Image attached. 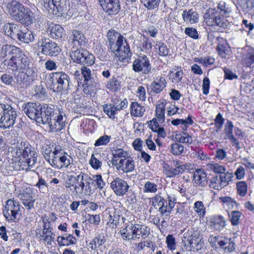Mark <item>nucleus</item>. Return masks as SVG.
<instances>
[{
    "label": "nucleus",
    "mask_w": 254,
    "mask_h": 254,
    "mask_svg": "<svg viewBox=\"0 0 254 254\" xmlns=\"http://www.w3.org/2000/svg\"><path fill=\"white\" fill-rule=\"evenodd\" d=\"M220 14L215 9L209 8L207 10L204 14L205 23L209 26L215 25V19H217Z\"/></svg>",
    "instance_id": "nucleus-26"
},
{
    "label": "nucleus",
    "mask_w": 254,
    "mask_h": 254,
    "mask_svg": "<svg viewBox=\"0 0 254 254\" xmlns=\"http://www.w3.org/2000/svg\"><path fill=\"white\" fill-rule=\"evenodd\" d=\"M166 80L163 75H160L154 79L150 87L152 92L159 94L166 87Z\"/></svg>",
    "instance_id": "nucleus-22"
},
{
    "label": "nucleus",
    "mask_w": 254,
    "mask_h": 254,
    "mask_svg": "<svg viewBox=\"0 0 254 254\" xmlns=\"http://www.w3.org/2000/svg\"><path fill=\"white\" fill-rule=\"evenodd\" d=\"M58 146H55L53 143L47 142L42 147V154L44 159L48 162H50V159L53 157L55 153V150Z\"/></svg>",
    "instance_id": "nucleus-29"
},
{
    "label": "nucleus",
    "mask_w": 254,
    "mask_h": 254,
    "mask_svg": "<svg viewBox=\"0 0 254 254\" xmlns=\"http://www.w3.org/2000/svg\"><path fill=\"white\" fill-rule=\"evenodd\" d=\"M57 243L59 246H69L74 245L76 242L74 237L71 234H64V236H60L57 237Z\"/></svg>",
    "instance_id": "nucleus-31"
},
{
    "label": "nucleus",
    "mask_w": 254,
    "mask_h": 254,
    "mask_svg": "<svg viewBox=\"0 0 254 254\" xmlns=\"http://www.w3.org/2000/svg\"><path fill=\"white\" fill-rule=\"evenodd\" d=\"M111 136L110 135H104L100 136L95 142V146L106 145L110 141Z\"/></svg>",
    "instance_id": "nucleus-58"
},
{
    "label": "nucleus",
    "mask_w": 254,
    "mask_h": 254,
    "mask_svg": "<svg viewBox=\"0 0 254 254\" xmlns=\"http://www.w3.org/2000/svg\"><path fill=\"white\" fill-rule=\"evenodd\" d=\"M225 226L224 218L219 215L214 216L210 221V228L216 231H221Z\"/></svg>",
    "instance_id": "nucleus-30"
},
{
    "label": "nucleus",
    "mask_w": 254,
    "mask_h": 254,
    "mask_svg": "<svg viewBox=\"0 0 254 254\" xmlns=\"http://www.w3.org/2000/svg\"><path fill=\"white\" fill-rule=\"evenodd\" d=\"M0 55L3 58L7 56L9 58V60H4V64L8 69L13 72H19L15 76V85L21 88L26 87L28 84L25 80L24 72L29 69L30 61L29 58L20 48L10 45L2 46Z\"/></svg>",
    "instance_id": "nucleus-1"
},
{
    "label": "nucleus",
    "mask_w": 254,
    "mask_h": 254,
    "mask_svg": "<svg viewBox=\"0 0 254 254\" xmlns=\"http://www.w3.org/2000/svg\"><path fill=\"white\" fill-rule=\"evenodd\" d=\"M194 211L200 217H203L205 214V207L203 203L201 201H197L194 203Z\"/></svg>",
    "instance_id": "nucleus-49"
},
{
    "label": "nucleus",
    "mask_w": 254,
    "mask_h": 254,
    "mask_svg": "<svg viewBox=\"0 0 254 254\" xmlns=\"http://www.w3.org/2000/svg\"><path fill=\"white\" fill-rule=\"evenodd\" d=\"M111 187L117 195L121 196L127 193L129 186L125 180L116 178L111 183Z\"/></svg>",
    "instance_id": "nucleus-13"
},
{
    "label": "nucleus",
    "mask_w": 254,
    "mask_h": 254,
    "mask_svg": "<svg viewBox=\"0 0 254 254\" xmlns=\"http://www.w3.org/2000/svg\"><path fill=\"white\" fill-rule=\"evenodd\" d=\"M149 127L155 132L157 133L159 137L165 138L166 136V132L164 127L159 125V123L156 121L155 119H152L148 122Z\"/></svg>",
    "instance_id": "nucleus-33"
},
{
    "label": "nucleus",
    "mask_w": 254,
    "mask_h": 254,
    "mask_svg": "<svg viewBox=\"0 0 254 254\" xmlns=\"http://www.w3.org/2000/svg\"><path fill=\"white\" fill-rule=\"evenodd\" d=\"M206 168L207 170L217 174L224 173L226 171L225 166L214 162L207 163L206 165Z\"/></svg>",
    "instance_id": "nucleus-41"
},
{
    "label": "nucleus",
    "mask_w": 254,
    "mask_h": 254,
    "mask_svg": "<svg viewBox=\"0 0 254 254\" xmlns=\"http://www.w3.org/2000/svg\"><path fill=\"white\" fill-rule=\"evenodd\" d=\"M169 76L172 82L178 83L183 78V72L182 70H177V69H174L170 71Z\"/></svg>",
    "instance_id": "nucleus-46"
},
{
    "label": "nucleus",
    "mask_w": 254,
    "mask_h": 254,
    "mask_svg": "<svg viewBox=\"0 0 254 254\" xmlns=\"http://www.w3.org/2000/svg\"><path fill=\"white\" fill-rule=\"evenodd\" d=\"M184 146L177 142L171 144L170 146L171 152L175 155H180L183 153Z\"/></svg>",
    "instance_id": "nucleus-50"
},
{
    "label": "nucleus",
    "mask_w": 254,
    "mask_h": 254,
    "mask_svg": "<svg viewBox=\"0 0 254 254\" xmlns=\"http://www.w3.org/2000/svg\"><path fill=\"white\" fill-rule=\"evenodd\" d=\"M1 82L6 85H11L13 82V76L8 73L2 74L0 77Z\"/></svg>",
    "instance_id": "nucleus-64"
},
{
    "label": "nucleus",
    "mask_w": 254,
    "mask_h": 254,
    "mask_svg": "<svg viewBox=\"0 0 254 254\" xmlns=\"http://www.w3.org/2000/svg\"><path fill=\"white\" fill-rule=\"evenodd\" d=\"M193 182L196 185L204 186L207 183L205 173L201 169H197L193 173Z\"/></svg>",
    "instance_id": "nucleus-27"
},
{
    "label": "nucleus",
    "mask_w": 254,
    "mask_h": 254,
    "mask_svg": "<svg viewBox=\"0 0 254 254\" xmlns=\"http://www.w3.org/2000/svg\"><path fill=\"white\" fill-rule=\"evenodd\" d=\"M218 246L222 251L225 254L234 252L236 248V245L231 238L226 237L218 241Z\"/></svg>",
    "instance_id": "nucleus-19"
},
{
    "label": "nucleus",
    "mask_w": 254,
    "mask_h": 254,
    "mask_svg": "<svg viewBox=\"0 0 254 254\" xmlns=\"http://www.w3.org/2000/svg\"><path fill=\"white\" fill-rule=\"evenodd\" d=\"M204 244L203 241L201 240H197V241L193 242V244L190 246L193 251H196L199 253H202L204 250Z\"/></svg>",
    "instance_id": "nucleus-56"
},
{
    "label": "nucleus",
    "mask_w": 254,
    "mask_h": 254,
    "mask_svg": "<svg viewBox=\"0 0 254 254\" xmlns=\"http://www.w3.org/2000/svg\"><path fill=\"white\" fill-rule=\"evenodd\" d=\"M40 105L35 103L28 102L25 104L23 110L25 114L31 120H35L39 124L38 119L40 118L37 117L39 115V112L41 109Z\"/></svg>",
    "instance_id": "nucleus-16"
},
{
    "label": "nucleus",
    "mask_w": 254,
    "mask_h": 254,
    "mask_svg": "<svg viewBox=\"0 0 254 254\" xmlns=\"http://www.w3.org/2000/svg\"><path fill=\"white\" fill-rule=\"evenodd\" d=\"M133 224L127 225L125 228L120 230V233L122 238L124 241L134 240L133 234Z\"/></svg>",
    "instance_id": "nucleus-36"
},
{
    "label": "nucleus",
    "mask_w": 254,
    "mask_h": 254,
    "mask_svg": "<svg viewBox=\"0 0 254 254\" xmlns=\"http://www.w3.org/2000/svg\"><path fill=\"white\" fill-rule=\"evenodd\" d=\"M53 118L50 119L48 124L50 130L53 132L59 131L64 126V121H63V116L61 114L55 115L52 116Z\"/></svg>",
    "instance_id": "nucleus-17"
},
{
    "label": "nucleus",
    "mask_w": 254,
    "mask_h": 254,
    "mask_svg": "<svg viewBox=\"0 0 254 254\" xmlns=\"http://www.w3.org/2000/svg\"><path fill=\"white\" fill-rule=\"evenodd\" d=\"M104 112L111 118L115 119L116 118V109L114 106L111 105H106L104 107Z\"/></svg>",
    "instance_id": "nucleus-59"
},
{
    "label": "nucleus",
    "mask_w": 254,
    "mask_h": 254,
    "mask_svg": "<svg viewBox=\"0 0 254 254\" xmlns=\"http://www.w3.org/2000/svg\"><path fill=\"white\" fill-rule=\"evenodd\" d=\"M193 123V122L190 116H189L186 120L177 119L171 121V124L174 126H178L179 125L184 126L182 127V129L184 130L187 129L188 127L187 125H191Z\"/></svg>",
    "instance_id": "nucleus-45"
},
{
    "label": "nucleus",
    "mask_w": 254,
    "mask_h": 254,
    "mask_svg": "<svg viewBox=\"0 0 254 254\" xmlns=\"http://www.w3.org/2000/svg\"><path fill=\"white\" fill-rule=\"evenodd\" d=\"M134 239L147 238L150 234V228L145 225L133 224Z\"/></svg>",
    "instance_id": "nucleus-21"
},
{
    "label": "nucleus",
    "mask_w": 254,
    "mask_h": 254,
    "mask_svg": "<svg viewBox=\"0 0 254 254\" xmlns=\"http://www.w3.org/2000/svg\"><path fill=\"white\" fill-rule=\"evenodd\" d=\"M86 51L82 49H77L73 47L71 52L70 54V57L72 61L77 64H80L81 62V59L84 56V53Z\"/></svg>",
    "instance_id": "nucleus-38"
},
{
    "label": "nucleus",
    "mask_w": 254,
    "mask_h": 254,
    "mask_svg": "<svg viewBox=\"0 0 254 254\" xmlns=\"http://www.w3.org/2000/svg\"><path fill=\"white\" fill-rule=\"evenodd\" d=\"M43 6L45 10L48 12L54 14L55 9L57 11H60L61 6L60 0H43Z\"/></svg>",
    "instance_id": "nucleus-32"
},
{
    "label": "nucleus",
    "mask_w": 254,
    "mask_h": 254,
    "mask_svg": "<svg viewBox=\"0 0 254 254\" xmlns=\"http://www.w3.org/2000/svg\"><path fill=\"white\" fill-rule=\"evenodd\" d=\"M17 39L21 42L29 43L34 41V36L32 31H29L27 28L23 27L21 30Z\"/></svg>",
    "instance_id": "nucleus-35"
},
{
    "label": "nucleus",
    "mask_w": 254,
    "mask_h": 254,
    "mask_svg": "<svg viewBox=\"0 0 254 254\" xmlns=\"http://www.w3.org/2000/svg\"><path fill=\"white\" fill-rule=\"evenodd\" d=\"M14 161L19 166L20 169L27 171L34 166L36 158L34 157H31L30 148L22 146L17 149Z\"/></svg>",
    "instance_id": "nucleus-4"
},
{
    "label": "nucleus",
    "mask_w": 254,
    "mask_h": 254,
    "mask_svg": "<svg viewBox=\"0 0 254 254\" xmlns=\"http://www.w3.org/2000/svg\"><path fill=\"white\" fill-rule=\"evenodd\" d=\"M209 186L212 189L220 190L224 188L219 176L213 177L209 182Z\"/></svg>",
    "instance_id": "nucleus-48"
},
{
    "label": "nucleus",
    "mask_w": 254,
    "mask_h": 254,
    "mask_svg": "<svg viewBox=\"0 0 254 254\" xmlns=\"http://www.w3.org/2000/svg\"><path fill=\"white\" fill-rule=\"evenodd\" d=\"M223 175L219 176L220 180L224 187L226 186L228 183L231 181L233 176L232 173H223Z\"/></svg>",
    "instance_id": "nucleus-61"
},
{
    "label": "nucleus",
    "mask_w": 254,
    "mask_h": 254,
    "mask_svg": "<svg viewBox=\"0 0 254 254\" xmlns=\"http://www.w3.org/2000/svg\"><path fill=\"white\" fill-rule=\"evenodd\" d=\"M238 193L242 196H245L247 192V185L245 182L240 181L236 184Z\"/></svg>",
    "instance_id": "nucleus-54"
},
{
    "label": "nucleus",
    "mask_w": 254,
    "mask_h": 254,
    "mask_svg": "<svg viewBox=\"0 0 254 254\" xmlns=\"http://www.w3.org/2000/svg\"><path fill=\"white\" fill-rule=\"evenodd\" d=\"M42 222L43 223V227L45 229H50L53 230L52 228V222L57 219V217L54 213H51L49 216L45 215L42 217Z\"/></svg>",
    "instance_id": "nucleus-43"
},
{
    "label": "nucleus",
    "mask_w": 254,
    "mask_h": 254,
    "mask_svg": "<svg viewBox=\"0 0 254 254\" xmlns=\"http://www.w3.org/2000/svg\"><path fill=\"white\" fill-rule=\"evenodd\" d=\"M145 7L149 9L157 8L160 3V0H141Z\"/></svg>",
    "instance_id": "nucleus-57"
},
{
    "label": "nucleus",
    "mask_w": 254,
    "mask_h": 254,
    "mask_svg": "<svg viewBox=\"0 0 254 254\" xmlns=\"http://www.w3.org/2000/svg\"><path fill=\"white\" fill-rule=\"evenodd\" d=\"M15 192L20 199L26 209L29 210L34 207L36 201L33 189L23 183L15 185Z\"/></svg>",
    "instance_id": "nucleus-3"
},
{
    "label": "nucleus",
    "mask_w": 254,
    "mask_h": 254,
    "mask_svg": "<svg viewBox=\"0 0 254 254\" xmlns=\"http://www.w3.org/2000/svg\"><path fill=\"white\" fill-rule=\"evenodd\" d=\"M121 85L122 82L120 79L118 77L113 76L109 80L106 87L112 92H117L120 89Z\"/></svg>",
    "instance_id": "nucleus-40"
},
{
    "label": "nucleus",
    "mask_w": 254,
    "mask_h": 254,
    "mask_svg": "<svg viewBox=\"0 0 254 254\" xmlns=\"http://www.w3.org/2000/svg\"><path fill=\"white\" fill-rule=\"evenodd\" d=\"M103 10L110 15L118 13L121 6L119 0H99Z\"/></svg>",
    "instance_id": "nucleus-14"
},
{
    "label": "nucleus",
    "mask_w": 254,
    "mask_h": 254,
    "mask_svg": "<svg viewBox=\"0 0 254 254\" xmlns=\"http://www.w3.org/2000/svg\"><path fill=\"white\" fill-rule=\"evenodd\" d=\"M51 36L54 39L62 38L64 34V28L59 24H55L51 27L50 33Z\"/></svg>",
    "instance_id": "nucleus-42"
},
{
    "label": "nucleus",
    "mask_w": 254,
    "mask_h": 254,
    "mask_svg": "<svg viewBox=\"0 0 254 254\" xmlns=\"http://www.w3.org/2000/svg\"><path fill=\"white\" fill-rule=\"evenodd\" d=\"M80 70L81 74H82V77L84 78L85 81L88 82L91 80V71L90 68H88L86 66H82L81 67Z\"/></svg>",
    "instance_id": "nucleus-62"
},
{
    "label": "nucleus",
    "mask_w": 254,
    "mask_h": 254,
    "mask_svg": "<svg viewBox=\"0 0 254 254\" xmlns=\"http://www.w3.org/2000/svg\"><path fill=\"white\" fill-rule=\"evenodd\" d=\"M166 102H161L156 106L155 109V116L156 118L153 119H155L156 122L160 124H162L165 121V111Z\"/></svg>",
    "instance_id": "nucleus-34"
},
{
    "label": "nucleus",
    "mask_w": 254,
    "mask_h": 254,
    "mask_svg": "<svg viewBox=\"0 0 254 254\" xmlns=\"http://www.w3.org/2000/svg\"><path fill=\"white\" fill-rule=\"evenodd\" d=\"M35 187L38 188L40 191L43 193H45L48 191V184L46 181L42 178L39 179L38 182L35 185Z\"/></svg>",
    "instance_id": "nucleus-60"
},
{
    "label": "nucleus",
    "mask_w": 254,
    "mask_h": 254,
    "mask_svg": "<svg viewBox=\"0 0 254 254\" xmlns=\"http://www.w3.org/2000/svg\"><path fill=\"white\" fill-rule=\"evenodd\" d=\"M76 184L73 192L75 194L90 195L91 193L90 186L92 179L88 176H85L82 172L80 173L75 178Z\"/></svg>",
    "instance_id": "nucleus-8"
},
{
    "label": "nucleus",
    "mask_w": 254,
    "mask_h": 254,
    "mask_svg": "<svg viewBox=\"0 0 254 254\" xmlns=\"http://www.w3.org/2000/svg\"><path fill=\"white\" fill-rule=\"evenodd\" d=\"M132 69L136 72L148 74L151 70V65L149 59L145 55L139 56L136 59L132 65Z\"/></svg>",
    "instance_id": "nucleus-11"
},
{
    "label": "nucleus",
    "mask_w": 254,
    "mask_h": 254,
    "mask_svg": "<svg viewBox=\"0 0 254 254\" xmlns=\"http://www.w3.org/2000/svg\"><path fill=\"white\" fill-rule=\"evenodd\" d=\"M218 43L216 51L222 58H226L229 52V46L227 41L222 38H217Z\"/></svg>",
    "instance_id": "nucleus-28"
},
{
    "label": "nucleus",
    "mask_w": 254,
    "mask_h": 254,
    "mask_svg": "<svg viewBox=\"0 0 254 254\" xmlns=\"http://www.w3.org/2000/svg\"><path fill=\"white\" fill-rule=\"evenodd\" d=\"M182 18L187 23H189L192 24L198 21L199 15L196 11L191 9L189 10H184Z\"/></svg>",
    "instance_id": "nucleus-25"
},
{
    "label": "nucleus",
    "mask_w": 254,
    "mask_h": 254,
    "mask_svg": "<svg viewBox=\"0 0 254 254\" xmlns=\"http://www.w3.org/2000/svg\"><path fill=\"white\" fill-rule=\"evenodd\" d=\"M41 109L43 110V112L45 113V116L38 119L39 124H46L50 119L53 118V116L60 114L59 111L55 112L54 107L52 105H44L41 107Z\"/></svg>",
    "instance_id": "nucleus-20"
},
{
    "label": "nucleus",
    "mask_w": 254,
    "mask_h": 254,
    "mask_svg": "<svg viewBox=\"0 0 254 254\" xmlns=\"http://www.w3.org/2000/svg\"><path fill=\"white\" fill-rule=\"evenodd\" d=\"M242 216V214L239 211L234 210L230 214V221L232 225L237 226L240 223V220Z\"/></svg>",
    "instance_id": "nucleus-51"
},
{
    "label": "nucleus",
    "mask_w": 254,
    "mask_h": 254,
    "mask_svg": "<svg viewBox=\"0 0 254 254\" xmlns=\"http://www.w3.org/2000/svg\"><path fill=\"white\" fill-rule=\"evenodd\" d=\"M198 238L195 236L190 235V233H186L184 235V237L182 239L183 243L185 244V246H191L193 242L197 241Z\"/></svg>",
    "instance_id": "nucleus-52"
},
{
    "label": "nucleus",
    "mask_w": 254,
    "mask_h": 254,
    "mask_svg": "<svg viewBox=\"0 0 254 254\" xmlns=\"http://www.w3.org/2000/svg\"><path fill=\"white\" fill-rule=\"evenodd\" d=\"M233 127L234 126L232 122L230 121H228L227 122L224 131L226 136L228 139L234 136L233 134Z\"/></svg>",
    "instance_id": "nucleus-63"
},
{
    "label": "nucleus",
    "mask_w": 254,
    "mask_h": 254,
    "mask_svg": "<svg viewBox=\"0 0 254 254\" xmlns=\"http://www.w3.org/2000/svg\"><path fill=\"white\" fill-rule=\"evenodd\" d=\"M2 118L0 120V127L9 128L15 123L17 113L10 105L7 106V109L2 114Z\"/></svg>",
    "instance_id": "nucleus-12"
},
{
    "label": "nucleus",
    "mask_w": 254,
    "mask_h": 254,
    "mask_svg": "<svg viewBox=\"0 0 254 254\" xmlns=\"http://www.w3.org/2000/svg\"><path fill=\"white\" fill-rule=\"evenodd\" d=\"M38 47L43 54L50 56H56L61 52V48L55 42L47 38H42L38 42Z\"/></svg>",
    "instance_id": "nucleus-10"
},
{
    "label": "nucleus",
    "mask_w": 254,
    "mask_h": 254,
    "mask_svg": "<svg viewBox=\"0 0 254 254\" xmlns=\"http://www.w3.org/2000/svg\"><path fill=\"white\" fill-rule=\"evenodd\" d=\"M114 166L118 171L126 173L132 172L135 168L134 161L130 157L121 159L119 162H114Z\"/></svg>",
    "instance_id": "nucleus-15"
},
{
    "label": "nucleus",
    "mask_w": 254,
    "mask_h": 254,
    "mask_svg": "<svg viewBox=\"0 0 254 254\" xmlns=\"http://www.w3.org/2000/svg\"><path fill=\"white\" fill-rule=\"evenodd\" d=\"M7 7L11 16L21 23L28 25L35 20L33 12L28 8H25L17 1H11L8 3Z\"/></svg>",
    "instance_id": "nucleus-2"
},
{
    "label": "nucleus",
    "mask_w": 254,
    "mask_h": 254,
    "mask_svg": "<svg viewBox=\"0 0 254 254\" xmlns=\"http://www.w3.org/2000/svg\"><path fill=\"white\" fill-rule=\"evenodd\" d=\"M130 114L135 117L143 116L145 109L144 106H141L137 102H132L130 107Z\"/></svg>",
    "instance_id": "nucleus-37"
},
{
    "label": "nucleus",
    "mask_w": 254,
    "mask_h": 254,
    "mask_svg": "<svg viewBox=\"0 0 254 254\" xmlns=\"http://www.w3.org/2000/svg\"><path fill=\"white\" fill-rule=\"evenodd\" d=\"M21 206L19 201L12 199H8L3 209V214L5 219L10 222H16L22 215Z\"/></svg>",
    "instance_id": "nucleus-6"
},
{
    "label": "nucleus",
    "mask_w": 254,
    "mask_h": 254,
    "mask_svg": "<svg viewBox=\"0 0 254 254\" xmlns=\"http://www.w3.org/2000/svg\"><path fill=\"white\" fill-rule=\"evenodd\" d=\"M72 162L70 156L65 152L61 147H56L53 157L48 163L56 169H61L63 168H67Z\"/></svg>",
    "instance_id": "nucleus-7"
},
{
    "label": "nucleus",
    "mask_w": 254,
    "mask_h": 254,
    "mask_svg": "<svg viewBox=\"0 0 254 254\" xmlns=\"http://www.w3.org/2000/svg\"><path fill=\"white\" fill-rule=\"evenodd\" d=\"M69 41H71L73 47L84 46L87 41L84 35L78 30H74L71 31L69 35Z\"/></svg>",
    "instance_id": "nucleus-18"
},
{
    "label": "nucleus",
    "mask_w": 254,
    "mask_h": 254,
    "mask_svg": "<svg viewBox=\"0 0 254 254\" xmlns=\"http://www.w3.org/2000/svg\"><path fill=\"white\" fill-rule=\"evenodd\" d=\"M157 190V187L155 183L150 181H147L145 183L143 188V192L144 193H155Z\"/></svg>",
    "instance_id": "nucleus-55"
},
{
    "label": "nucleus",
    "mask_w": 254,
    "mask_h": 254,
    "mask_svg": "<svg viewBox=\"0 0 254 254\" xmlns=\"http://www.w3.org/2000/svg\"><path fill=\"white\" fill-rule=\"evenodd\" d=\"M69 79V77L64 72H56L50 74L47 83L51 89L59 92L67 89Z\"/></svg>",
    "instance_id": "nucleus-5"
},
{
    "label": "nucleus",
    "mask_w": 254,
    "mask_h": 254,
    "mask_svg": "<svg viewBox=\"0 0 254 254\" xmlns=\"http://www.w3.org/2000/svg\"><path fill=\"white\" fill-rule=\"evenodd\" d=\"M115 44L116 45V49L111 50L119 58V60L123 62L131 57L129 46L123 36L116 41Z\"/></svg>",
    "instance_id": "nucleus-9"
},
{
    "label": "nucleus",
    "mask_w": 254,
    "mask_h": 254,
    "mask_svg": "<svg viewBox=\"0 0 254 254\" xmlns=\"http://www.w3.org/2000/svg\"><path fill=\"white\" fill-rule=\"evenodd\" d=\"M122 36L120 33L116 32L114 30H110L108 31L107 37L110 49H116V45L115 44V42Z\"/></svg>",
    "instance_id": "nucleus-39"
},
{
    "label": "nucleus",
    "mask_w": 254,
    "mask_h": 254,
    "mask_svg": "<svg viewBox=\"0 0 254 254\" xmlns=\"http://www.w3.org/2000/svg\"><path fill=\"white\" fill-rule=\"evenodd\" d=\"M22 27L15 24L7 23L4 25L3 30L7 36L12 38H17L20 34Z\"/></svg>",
    "instance_id": "nucleus-23"
},
{
    "label": "nucleus",
    "mask_w": 254,
    "mask_h": 254,
    "mask_svg": "<svg viewBox=\"0 0 254 254\" xmlns=\"http://www.w3.org/2000/svg\"><path fill=\"white\" fill-rule=\"evenodd\" d=\"M81 60V62L80 64L90 66L94 64L95 57L93 55L90 54L88 52L86 51L84 53V56L82 57Z\"/></svg>",
    "instance_id": "nucleus-47"
},
{
    "label": "nucleus",
    "mask_w": 254,
    "mask_h": 254,
    "mask_svg": "<svg viewBox=\"0 0 254 254\" xmlns=\"http://www.w3.org/2000/svg\"><path fill=\"white\" fill-rule=\"evenodd\" d=\"M100 155L93 154L89 160V164L94 169H98L102 166V162L99 159Z\"/></svg>",
    "instance_id": "nucleus-53"
},
{
    "label": "nucleus",
    "mask_w": 254,
    "mask_h": 254,
    "mask_svg": "<svg viewBox=\"0 0 254 254\" xmlns=\"http://www.w3.org/2000/svg\"><path fill=\"white\" fill-rule=\"evenodd\" d=\"M105 242V239L104 236L103 235H99L89 243L88 247L92 250H94L98 247L102 246Z\"/></svg>",
    "instance_id": "nucleus-44"
},
{
    "label": "nucleus",
    "mask_w": 254,
    "mask_h": 254,
    "mask_svg": "<svg viewBox=\"0 0 254 254\" xmlns=\"http://www.w3.org/2000/svg\"><path fill=\"white\" fill-rule=\"evenodd\" d=\"M111 151L113 155L111 162L113 166H114V162H119L121 159H124V158L128 157V153L121 148L113 147L111 149Z\"/></svg>",
    "instance_id": "nucleus-24"
}]
</instances>
